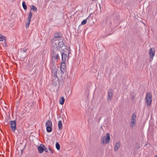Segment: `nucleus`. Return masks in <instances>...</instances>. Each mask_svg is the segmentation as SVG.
<instances>
[{
	"label": "nucleus",
	"mask_w": 157,
	"mask_h": 157,
	"mask_svg": "<svg viewBox=\"0 0 157 157\" xmlns=\"http://www.w3.org/2000/svg\"><path fill=\"white\" fill-rule=\"evenodd\" d=\"M145 101L148 106L151 105L152 101V95L150 92H149L146 94Z\"/></svg>",
	"instance_id": "1"
},
{
	"label": "nucleus",
	"mask_w": 157,
	"mask_h": 157,
	"mask_svg": "<svg viewBox=\"0 0 157 157\" xmlns=\"http://www.w3.org/2000/svg\"><path fill=\"white\" fill-rule=\"evenodd\" d=\"M110 140V134L108 133L107 134L106 136L105 137V136H102L101 139V142L104 144L105 143L108 144L109 143Z\"/></svg>",
	"instance_id": "2"
},
{
	"label": "nucleus",
	"mask_w": 157,
	"mask_h": 157,
	"mask_svg": "<svg viewBox=\"0 0 157 157\" xmlns=\"http://www.w3.org/2000/svg\"><path fill=\"white\" fill-rule=\"evenodd\" d=\"M45 126L46 127V130L48 132H51L52 131V123L51 121L48 120L45 124Z\"/></svg>",
	"instance_id": "3"
},
{
	"label": "nucleus",
	"mask_w": 157,
	"mask_h": 157,
	"mask_svg": "<svg viewBox=\"0 0 157 157\" xmlns=\"http://www.w3.org/2000/svg\"><path fill=\"white\" fill-rule=\"evenodd\" d=\"M62 55V60L63 61L65 62L67 59L68 60L69 59V55L70 52L68 53V55L67 54V52L63 50V52H61Z\"/></svg>",
	"instance_id": "4"
},
{
	"label": "nucleus",
	"mask_w": 157,
	"mask_h": 157,
	"mask_svg": "<svg viewBox=\"0 0 157 157\" xmlns=\"http://www.w3.org/2000/svg\"><path fill=\"white\" fill-rule=\"evenodd\" d=\"M136 115L135 114H133L131 117L130 121V126L132 128L135 126L136 124Z\"/></svg>",
	"instance_id": "5"
},
{
	"label": "nucleus",
	"mask_w": 157,
	"mask_h": 157,
	"mask_svg": "<svg viewBox=\"0 0 157 157\" xmlns=\"http://www.w3.org/2000/svg\"><path fill=\"white\" fill-rule=\"evenodd\" d=\"M155 50L154 48H151L149 50V54L150 58V60L152 61L155 56Z\"/></svg>",
	"instance_id": "6"
},
{
	"label": "nucleus",
	"mask_w": 157,
	"mask_h": 157,
	"mask_svg": "<svg viewBox=\"0 0 157 157\" xmlns=\"http://www.w3.org/2000/svg\"><path fill=\"white\" fill-rule=\"evenodd\" d=\"M32 12L31 10H30L29 13V16L27 19V22L25 24V27L26 28H28L29 27V25L30 23L31 19L32 18Z\"/></svg>",
	"instance_id": "7"
},
{
	"label": "nucleus",
	"mask_w": 157,
	"mask_h": 157,
	"mask_svg": "<svg viewBox=\"0 0 157 157\" xmlns=\"http://www.w3.org/2000/svg\"><path fill=\"white\" fill-rule=\"evenodd\" d=\"M10 127L13 132H14L16 129V122L15 121H11Z\"/></svg>",
	"instance_id": "8"
},
{
	"label": "nucleus",
	"mask_w": 157,
	"mask_h": 157,
	"mask_svg": "<svg viewBox=\"0 0 157 157\" xmlns=\"http://www.w3.org/2000/svg\"><path fill=\"white\" fill-rule=\"evenodd\" d=\"M113 94V91L112 89H109L108 91V100H110L111 99Z\"/></svg>",
	"instance_id": "9"
},
{
	"label": "nucleus",
	"mask_w": 157,
	"mask_h": 157,
	"mask_svg": "<svg viewBox=\"0 0 157 157\" xmlns=\"http://www.w3.org/2000/svg\"><path fill=\"white\" fill-rule=\"evenodd\" d=\"M44 145L42 144H41L38 147V150L39 153H42L44 151Z\"/></svg>",
	"instance_id": "10"
},
{
	"label": "nucleus",
	"mask_w": 157,
	"mask_h": 157,
	"mask_svg": "<svg viewBox=\"0 0 157 157\" xmlns=\"http://www.w3.org/2000/svg\"><path fill=\"white\" fill-rule=\"evenodd\" d=\"M4 40V42L5 43V46L6 47H7L6 45V37L2 35L1 34H0V41H2Z\"/></svg>",
	"instance_id": "11"
},
{
	"label": "nucleus",
	"mask_w": 157,
	"mask_h": 157,
	"mask_svg": "<svg viewBox=\"0 0 157 157\" xmlns=\"http://www.w3.org/2000/svg\"><path fill=\"white\" fill-rule=\"evenodd\" d=\"M66 63L65 62L63 61V62L61 63L60 68V70L62 72H63L65 71V69L66 68Z\"/></svg>",
	"instance_id": "12"
},
{
	"label": "nucleus",
	"mask_w": 157,
	"mask_h": 157,
	"mask_svg": "<svg viewBox=\"0 0 157 157\" xmlns=\"http://www.w3.org/2000/svg\"><path fill=\"white\" fill-rule=\"evenodd\" d=\"M121 143L120 141H118L115 144L114 147V151H117L119 148L120 146Z\"/></svg>",
	"instance_id": "13"
},
{
	"label": "nucleus",
	"mask_w": 157,
	"mask_h": 157,
	"mask_svg": "<svg viewBox=\"0 0 157 157\" xmlns=\"http://www.w3.org/2000/svg\"><path fill=\"white\" fill-rule=\"evenodd\" d=\"M58 126L59 130H62L63 128L62 123L61 121H59L58 123Z\"/></svg>",
	"instance_id": "14"
},
{
	"label": "nucleus",
	"mask_w": 157,
	"mask_h": 157,
	"mask_svg": "<svg viewBox=\"0 0 157 157\" xmlns=\"http://www.w3.org/2000/svg\"><path fill=\"white\" fill-rule=\"evenodd\" d=\"M58 46L60 48L63 47L64 46V42L63 41L59 42L58 44Z\"/></svg>",
	"instance_id": "15"
},
{
	"label": "nucleus",
	"mask_w": 157,
	"mask_h": 157,
	"mask_svg": "<svg viewBox=\"0 0 157 157\" xmlns=\"http://www.w3.org/2000/svg\"><path fill=\"white\" fill-rule=\"evenodd\" d=\"M65 101V99L63 97H61L59 99V103L61 105H63Z\"/></svg>",
	"instance_id": "16"
},
{
	"label": "nucleus",
	"mask_w": 157,
	"mask_h": 157,
	"mask_svg": "<svg viewBox=\"0 0 157 157\" xmlns=\"http://www.w3.org/2000/svg\"><path fill=\"white\" fill-rule=\"evenodd\" d=\"M55 38H58L60 37V34L59 33L57 32L55 33L54 35Z\"/></svg>",
	"instance_id": "17"
},
{
	"label": "nucleus",
	"mask_w": 157,
	"mask_h": 157,
	"mask_svg": "<svg viewBox=\"0 0 157 157\" xmlns=\"http://www.w3.org/2000/svg\"><path fill=\"white\" fill-rule=\"evenodd\" d=\"M90 16H89L88 17L86 18V19H84L83 21L81 23V25H84L85 24H86L87 21V19H88L89 17Z\"/></svg>",
	"instance_id": "18"
},
{
	"label": "nucleus",
	"mask_w": 157,
	"mask_h": 157,
	"mask_svg": "<svg viewBox=\"0 0 157 157\" xmlns=\"http://www.w3.org/2000/svg\"><path fill=\"white\" fill-rule=\"evenodd\" d=\"M22 5L23 8L25 10H26L27 9V6L26 4V3L25 2H22Z\"/></svg>",
	"instance_id": "19"
},
{
	"label": "nucleus",
	"mask_w": 157,
	"mask_h": 157,
	"mask_svg": "<svg viewBox=\"0 0 157 157\" xmlns=\"http://www.w3.org/2000/svg\"><path fill=\"white\" fill-rule=\"evenodd\" d=\"M31 10H32L34 11H37V8L36 7L34 6H32L31 7Z\"/></svg>",
	"instance_id": "20"
},
{
	"label": "nucleus",
	"mask_w": 157,
	"mask_h": 157,
	"mask_svg": "<svg viewBox=\"0 0 157 157\" xmlns=\"http://www.w3.org/2000/svg\"><path fill=\"white\" fill-rule=\"evenodd\" d=\"M56 149L59 150L60 149V147L59 144L58 143L56 142Z\"/></svg>",
	"instance_id": "21"
},
{
	"label": "nucleus",
	"mask_w": 157,
	"mask_h": 157,
	"mask_svg": "<svg viewBox=\"0 0 157 157\" xmlns=\"http://www.w3.org/2000/svg\"><path fill=\"white\" fill-rule=\"evenodd\" d=\"M131 96L132 98L133 99L135 98L136 95L134 92H132V94H131Z\"/></svg>",
	"instance_id": "22"
},
{
	"label": "nucleus",
	"mask_w": 157,
	"mask_h": 157,
	"mask_svg": "<svg viewBox=\"0 0 157 157\" xmlns=\"http://www.w3.org/2000/svg\"><path fill=\"white\" fill-rule=\"evenodd\" d=\"M55 59H57L59 58V57L58 54H57L54 56Z\"/></svg>",
	"instance_id": "23"
},
{
	"label": "nucleus",
	"mask_w": 157,
	"mask_h": 157,
	"mask_svg": "<svg viewBox=\"0 0 157 157\" xmlns=\"http://www.w3.org/2000/svg\"><path fill=\"white\" fill-rule=\"evenodd\" d=\"M44 151H45V152H48L47 148L46 147H45L44 146Z\"/></svg>",
	"instance_id": "24"
},
{
	"label": "nucleus",
	"mask_w": 157,
	"mask_h": 157,
	"mask_svg": "<svg viewBox=\"0 0 157 157\" xmlns=\"http://www.w3.org/2000/svg\"><path fill=\"white\" fill-rule=\"evenodd\" d=\"M48 149H49V150L50 151V153H52V154L53 153V151L52 148H51L49 147H48Z\"/></svg>",
	"instance_id": "25"
},
{
	"label": "nucleus",
	"mask_w": 157,
	"mask_h": 157,
	"mask_svg": "<svg viewBox=\"0 0 157 157\" xmlns=\"http://www.w3.org/2000/svg\"><path fill=\"white\" fill-rule=\"evenodd\" d=\"M27 48L23 49L22 50V52H25L27 51Z\"/></svg>",
	"instance_id": "26"
},
{
	"label": "nucleus",
	"mask_w": 157,
	"mask_h": 157,
	"mask_svg": "<svg viewBox=\"0 0 157 157\" xmlns=\"http://www.w3.org/2000/svg\"><path fill=\"white\" fill-rule=\"evenodd\" d=\"M55 75H56V70H55Z\"/></svg>",
	"instance_id": "27"
},
{
	"label": "nucleus",
	"mask_w": 157,
	"mask_h": 157,
	"mask_svg": "<svg viewBox=\"0 0 157 157\" xmlns=\"http://www.w3.org/2000/svg\"><path fill=\"white\" fill-rule=\"evenodd\" d=\"M105 23L106 24L107 23V20H106V21H105Z\"/></svg>",
	"instance_id": "28"
},
{
	"label": "nucleus",
	"mask_w": 157,
	"mask_h": 157,
	"mask_svg": "<svg viewBox=\"0 0 157 157\" xmlns=\"http://www.w3.org/2000/svg\"><path fill=\"white\" fill-rule=\"evenodd\" d=\"M155 157H157V155H156Z\"/></svg>",
	"instance_id": "29"
}]
</instances>
